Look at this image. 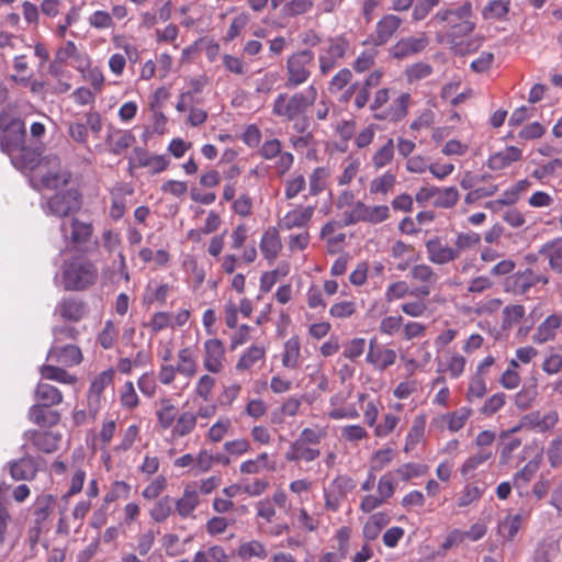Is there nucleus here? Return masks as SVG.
<instances>
[{
    "instance_id": "c756f323",
    "label": "nucleus",
    "mask_w": 562,
    "mask_h": 562,
    "mask_svg": "<svg viewBox=\"0 0 562 562\" xmlns=\"http://www.w3.org/2000/svg\"><path fill=\"white\" fill-rule=\"evenodd\" d=\"M427 425V415L420 413L413 418L412 425L405 436L403 451L405 453L413 452L419 443L425 440Z\"/></svg>"
},
{
    "instance_id": "a18cd8bd",
    "label": "nucleus",
    "mask_w": 562,
    "mask_h": 562,
    "mask_svg": "<svg viewBox=\"0 0 562 562\" xmlns=\"http://www.w3.org/2000/svg\"><path fill=\"white\" fill-rule=\"evenodd\" d=\"M467 358L458 351L448 350L443 361V368L438 369L440 373H446L450 379L461 378L467 369Z\"/></svg>"
},
{
    "instance_id": "2f4dec72",
    "label": "nucleus",
    "mask_w": 562,
    "mask_h": 562,
    "mask_svg": "<svg viewBox=\"0 0 562 562\" xmlns=\"http://www.w3.org/2000/svg\"><path fill=\"white\" fill-rule=\"evenodd\" d=\"M47 359L66 367H74L81 363L83 356L81 349L76 345L53 346L48 351Z\"/></svg>"
},
{
    "instance_id": "c03bdc74",
    "label": "nucleus",
    "mask_w": 562,
    "mask_h": 562,
    "mask_svg": "<svg viewBox=\"0 0 562 562\" xmlns=\"http://www.w3.org/2000/svg\"><path fill=\"white\" fill-rule=\"evenodd\" d=\"M34 397L37 404L50 407L57 406L64 401L63 392L58 387L45 382L37 383Z\"/></svg>"
},
{
    "instance_id": "412c9836",
    "label": "nucleus",
    "mask_w": 562,
    "mask_h": 562,
    "mask_svg": "<svg viewBox=\"0 0 562 562\" xmlns=\"http://www.w3.org/2000/svg\"><path fill=\"white\" fill-rule=\"evenodd\" d=\"M428 260L434 265H447L458 259L457 250L447 245L441 237L435 236L425 243Z\"/></svg>"
},
{
    "instance_id": "a211bd4d",
    "label": "nucleus",
    "mask_w": 562,
    "mask_h": 562,
    "mask_svg": "<svg viewBox=\"0 0 562 562\" xmlns=\"http://www.w3.org/2000/svg\"><path fill=\"white\" fill-rule=\"evenodd\" d=\"M409 277L417 284L413 288L412 295L429 296L439 280V276L427 263L413 266Z\"/></svg>"
},
{
    "instance_id": "e433bc0d",
    "label": "nucleus",
    "mask_w": 562,
    "mask_h": 562,
    "mask_svg": "<svg viewBox=\"0 0 562 562\" xmlns=\"http://www.w3.org/2000/svg\"><path fill=\"white\" fill-rule=\"evenodd\" d=\"M50 406L34 404L29 409V419L40 427H53L60 422V413Z\"/></svg>"
},
{
    "instance_id": "f704fd0d",
    "label": "nucleus",
    "mask_w": 562,
    "mask_h": 562,
    "mask_svg": "<svg viewBox=\"0 0 562 562\" xmlns=\"http://www.w3.org/2000/svg\"><path fill=\"white\" fill-rule=\"evenodd\" d=\"M8 468L14 481H32L38 472L37 462L31 457L10 461Z\"/></svg>"
},
{
    "instance_id": "473e14b6",
    "label": "nucleus",
    "mask_w": 562,
    "mask_h": 562,
    "mask_svg": "<svg viewBox=\"0 0 562 562\" xmlns=\"http://www.w3.org/2000/svg\"><path fill=\"white\" fill-rule=\"evenodd\" d=\"M384 77L383 69L372 70L364 79L362 86L357 90L353 105L357 110L363 109L370 101L371 89L376 88L382 82Z\"/></svg>"
},
{
    "instance_id": "ea45409f",
    "label": "nucleus",
    "mask_w": 562,
    "mask_h": 562,
    "mask_svg": "<svg viewBox=\"0 0 562 562\" xmlns=\"http://www.w3.org/2000/svg\"><path fill=\"white\" fill-rule=\"evenodd\" d=\"M229 463L231 458L224 453L213 454L206 449H200L195 456L194 473H206L214 467V464L228 465Z\"/></svg>"
},
{
    "instance_id": "79ce46f5",
    "label": "nucleus",
    "mask_w": 562,
    "mask_h": 562,
    "mask_svg": "<svg viewBox=\"0 0 562 562\" xmlns=\"http://www.w3.org/2000/svg\"><path fill=\"white\" fill-rule=\"evenodd\" d=\"M539 254L548 260L552 271L562 274V236L543 244Z\"/></svg>"
},
{
    "instance_id": "aec40b11",
    "label": "nucleus",
    "mask_w": 562,
    "mask_h": 562,
    "mask_svg": "<svg viewBox=\"0 0 562 562\" xmlns=\"http://www.w3.org/2000/svg\"><path fill=\"white\" fill-rule=\"evenodd\" d=\"M396 359L397 355L394 349L379 344L375 338L369 341L366 362L370 364L374 370L383 372L395 364Z\"/></svg>"
},
{
    "instance_id": "6ab92c4d",
    "label": "nucleus",
    "mask_w": 562,
    "mask_h": 562,
    "mask_svg": "<svg viewBox=\"0 0 562 562\" xmlns=\"http://www.w3.org/2000/svg\"><path fill=\"white\" fill-rule=\"evenodd\" d=\"M315 210V205L296 204L279 220L278 225L282 231H292L294 228L308 229Z\"/></svg>"
},
{
    "instance_id": "4c0bfd02",
    "label": "nucleus",
    "mask_w": 562,
    "mask_h": 562,
    "mask_svg": "<svg viewBox=\"0 0 562 562\" xmlns=\"http://www.w3.org/2000/svg\"><path fill=\"white\" fill-rule=\"evenodd\" d=\"M177 514L181 518H189L200 505L199 492L190 485L183 488L182 495L173 503Z\"/></svg>"
},
{
    "instance_id": "bb28decb",
    "label": "nucleus",
    "mask_w": 562,
    "mask_h": 562,
    "mask_svg": "<svg viewBox=\"0 0 562 562\" xmlns=\"http://www.w3.org/2000/svg\"><path fill=\"white\" fill-rule=\"evenodd\" d=\"M260 251L266 260L274 262L282 250V240L278 227H267L259 241Z\"/></svg>"
},
{
    "instance_id": "680f3d73",
    "label": "nucleus",
    "mask_w": 562,
    "mask_h": 562,
    "mask_svg": "<svg viewBox=\"0 0 562 562\" xmlns=\"http://www.w3.org/2000/svg\"><path fill=\"white\" fill-rule=\"evenodd\" d=\"M238 557L243 560H250L257 558L259 560H265L268 557V551L266 546L259 540H250L240 543L237 549Z\"/></svg>"
},
{
    "instance_id": "4468645a",
    "label": "nucleus",
    "mask_w": 562,
    "mask_h": 562,
    "mask_svg": "<svg viewBox=\"0 0 562 562\" xmlns=\"http://www.w3.org/2000/svg\"><path fill=\"white\" fill-rule=\"evenodd\" d=\"M81 209V199L77 190L55 193L46 202V212L56 217H67Z\"/></svg>"
},
{
    "instance_id": "423d86ee",
    "label": "nucleus",
    "mask_w": 562,
    "mask_h": 562,
    "mask_svg": "<svg viewBox=\"0 0 562 562\" xmlns=\"http://www.w3.org/2000/svg\"><path fill=\"white\" fill-rule=\"evenodd\" d=\"M314 66V53L310 49H303L291 54L286 60V81L289 89L296 88L305 83L312 74Z\"/></svg>"
},
{
    "instance_id": "338daca9",
    "label": "nucleus",
    "mask_w": 562,
    "mask_h": 562,
    "mask_svg": "<svg viewBox=\"0 0 562 562\" xmlns=\"http://www.w3.org/2000/svg\"><path fill=\"white\" fill-rule=\"evenodd\" d=\"M215 385V378L211 373L206 372L202 374L195 382L193 393L203 402H210L213 397Z\"/></svg>"
},
{
    "instance_id": "f8f14e48",
    "label": "nucleus",
    "mask_w": 562,
    "mask_h": 562,
    "mask_svg": "<svg viewBox=\"0 0 562 562\" xmlns=\"http://www.w3.org/2000/svg\"><path fill=\"white\" fill-rule=\"evenodd\" d=\"M169 165L170 159L166 155H154L143 147L133 148L128 156L130 175L139 168H147L149 173L157 175L167 170Z\"/></svg>"
},
{
    "instance_id": "f3484780",
    "label": "nucleus",
    "mask_w": 562,
    "mask_h": 562,
    "mask_svg": "<svg viewBox=\"0 0 562 562\" xmlns=\"http://www.w3.org/2000/svg\"><path fill=\"white\" fill-rule=\"evenodd\" d=\"M390 217V209L387 205L370 206L363 202L358 201L347 215L349 224L366 222L370 224H379Z\"/></svg>"
},
{
    "instance_id": "774afa93",
    "label": "nucleus",
    "mask_w": 562,
    "mask_h": 562,
    "mask_svg": "<svg viewBox=\"0 0 562 562\" xmlns=\"http://www.w3.org/2000/svg\"><path fill=\"white\" fill-rule=\"evenodd\" d=\"M192 562H228V557L221 546H212L205 549L199 550Z\"/></svg>"
},
{
    "instance_id": "f03ea898",
    "label": "nucleus",
    "mask_w": 562,
    "mask_h": 562,
    "mask_svg": "<svg viewBox=\"0 0 562 562\" xmlns=\"http://www.w3.org/2000/svg\"><path fill=\"white\" fill-rule=\"evenodd\" d=\"M156 422L160 429L170 430L173 438L190 436L196 428L194 411H179L175 401L169 396H162L156 402Z\"/></svg>"
},
{
    "instance_id": "dca6fc26",
    "label": "nucleus",
    "mask_w": 562,
    "mask_h": 562,
    "mask_svg": "<svg viewBox=\"0 0 562 562\" xmlns=\"http://www.w3.org/2000/svg\"><path fill=\"white\" fill-rule=\"evenodd\" d=\"M267 351L263 342L251 344L239 355L235 363L236 372L252 374L261 369L267 360Z\"/></svg>"
},
{
    "instance_id": "c85d7f7f",
    "label": "nucleus",
    "mask_w": 562,
    "mask_h": 562,
    "mask_svg": "<svg viewBox=\"0 0 562 562\" xmlns=\"http://www.w3.org/2000/svg\"><path fill=\"white\" fill-rule=\"evenodd\" d=\"M351 528L341 526L335 533L337 550L322 554L317 562H342L349 552Z\"/></svg>"
},
{
    "instance_id": "4d7b16f0",
    "label": "nucleus",
    "mask_w": 562,
    "mask_h": 562,
    "mask_svg": "<svg viewBox=\"0 0 562 562\" xmlns=\"http://www.w3.org/2000/svg\"><path fill=\"white\" fill-rule=\"evenodd\" d=\"M487 379L472 373L468 381L465 400L469 403L482 400L487 394Z\"/></svg>"
},
{
    "instance_id": "6e6552de",
    "label": "nucleus",
    "mask_w": 562,
    "mask_h": 562,
    "mask_svg": "<svg viewBox=\"0 0 562 562\" xmlns=\"http://www.w3.org/2000/svg\"><path fill=\"white\" fill-rule=\"evenodd\" d=\"M549 277L531 268L517 271L502 282L503 291L513 295H524L538 284L547 285Z\"/></svg>"
},
{
    "instance_id": "8fccbe9b",
    "label": "nucleus",
    "mask_w": 562,
    "mask_h": 562,
    "mask_svg": "<svg viewBox=\"0 0 562 562\" xmlns=\"http://www.w3.org/2000/svg\"><path fill=\"white\" fill-rule=\"evenodd\" d=\"M191 541V536L181 540L177 533L166 532L160 538V546L168 557L176 558L182 555L186 552V544Z\"/></svg>"
},
{
    "instance_id": "3c124183",
    "label": "nucleus",
    "mask_w": 562,
    "mask_h": 562,
    "mask_svg": "<svg viewBox=\"0 0 562 562\" xmlns=\"http://www.w3.org/2000/svg\"><path fill=\"white\" fill-rule=\"evenodd\" d=\"M396 182V175L387 170L371 180L369 191L373 195L386 196L393 191Z\"/></svg>"
},
{
    "instance_id": "393cba45",
    "label": "nucleus",
    "mask_w": 562,
    "mask_h": 562,
    "mask_svg": "<svg viewBox=\"0 0 562 562\" xmlns=\"http://www.w3.org/2000/svg\"><path fill=\"white\" fill-rule=\"evenodd\" d=\"M7 155L10 157L11 162L20 170H30L34 173L37 171L42 162L41 154L33 148L26 147L25 144L15 148Z\"/></svg>"
},
{
    "instance_id": "c9c22d12",
    "label": "nucleus",
    "mask_w": 562,
    "mask_h": 562,
    "mask_svg": "<svg viewBox=\"0 0 562 562\" xmlns=\"http://www.w3.org/2000/svg\"><path fill=\"white\" fill-rule=\"evenodd\" d=\"M27 437L35 449L44 453L55 452L61 439L60 434L46 430L29 431Z\"/></svg>"
},
{
    "instance_id": "f257e3e1",
    "label": "nucleus",
    "mask_w": 562,
    "mask_h": 562,
    "mask_svg": "<svg viewBox=\"0 0 562 562\" xmlns=\"http://www.w3.org/2000/svg\"><path fill=\"white\" fill-rule=\"evenodd\" d=\"M436 19L445 23L449 41L457 54L464 55L474 52L481 45L479 40L470 36L474 30L470 2L438 12Z\"/></svg>"
},
{
    "instance_id": "72a5a7b5",
    "label": "nucleus",
    "mask_w": 562,
    "mask_h": 562,
    "mask_svg": "<svg viewBox=\"0 0 562 562\" xmlns=\"http://www.w3.org/2000/svg\"><path fill=\"white\" fill-rule=\"evenodd\" d=\"M522 158V151L516 146H507L492 154L487 159V167L493 171H501Z\"/></svg>"
},
{
    "instance_id": "58836bf2",
    "label": "nucleus",
    "mask_w": 562,
    "mask_h": 562,
    "mask_svg": "<svg viewBox=\"0 0 562 562\" xmlns=\"http://www.w3.org/2000/svg\"><path fill=\"white\" fill-rule=\"evenodd\" d=\"M276 470V461H273L266 451L260 452L256 458L243 461L239 465V472L241 474H259L263 471L274 472Z\"/></svg>"
},
{
    "instance_id": "052dcab7",
    "label": "nucleus",
    "mask_w": 562,
    "mask_h": 562,
    "mask_svg": "<svg viewBox=\"0 0 562 562\" xmlns=\"http://www.w3.org/2000/svg\"><path fill=\"white\" fill-rule=\"evenodd\" d=\"M428 470V465L424 463L406 462L398 465L393 473L394 475L396 474L401 481L408 482L413 479L425 476Z\"/></svg>"
},
{
    "instance_id": "2eb2a0df",
    "label": "nucleus",
    "mask_w": 562,
    "mask_h": 562,
    "mask_svg": "<svg viewBox=\"0 0 562 562\" xmlns=\"http://www.w3.org/2000/svg\"><path fill=\"white\" fill-rule=\"evenodd\" d=\"M349 49V42L342 37H334L328 41V46L323 48L318 56L319 71L323 76L328 75L344 59Z\"/></svg>"
},
{
    "instance_id": "09e8293b",
    "label": "nucleus",
    "mask_w": 562,
    "mask_h": 562,
    "mask_svg": "<svg viewBox=\"0 0 562 562\" xmlns=\"http://www.w3.org/2000/svg\"><path fill=\"white\" fill-rule=\"evenodd\" d=\"M357 398L358 402L362 404L361 409L363 412L364 423L369 427L375 426L380 414L381 401L379 398H371L370 394L366 392L358 393Z\"/></svg>"
},
{
    "instance_id": "20e7f679",
    "label": "nucleus",
    "mask_w": 562,
    "mask_h": 562,
    "mask_svg": "<svg viewBox=\"0 0 562 562\" xmlns=\"http://www.w3.org/2000/svg\"><path fill=\"white\" fill-rule=\"evenodd\" d=\"M317 97L318 91L314 85H310L305 91L279 93L272 103L271 113L285 122L296 121L305 115Z\"/></svg>"
},
{
    "instance_id": "de8ad7c7",
    "label": "nucleus",
    "mask_w": 562,
    "mask_h": 562,
    "mask_svg": "<svg viewBox=\"0 0 562 562\" xmlns=\"http://www.w3.org/2000/svg\"><path fill=\"white\" fill-rule=\"evenodd\" d=\"M170 292V285L168 283L150 281L145 288L143 294V303L145 305H153L158 303L165 304Z\"/></svg>"
},
{
    "instance_id": "0eeeda50",
    "label": "nucleus",
    "mask_w": 562,
    "mask_h": 562,
    "mask_svg": "<svg viewBox=\"0 0 562 562\" xmlns=\"http://www.w3.org/2000/svg\"><path fill=\"white\" fill-rule=\"evenodd\" d=\"M0 130L3 132L0 138V147L3 153L16 150L15 148L25 144V123L19 117H13L8 111L0 113Z\"/></svg>"
},
{
    "instance_id": "4be33fe9",
    "label": "nucleus",
    "mask_w": 562,
    "mask_h": 562,
    "mask_svg": "<svg viewBox=\"0 0 562 562\" xmlns=\"http://www.w3.org/2000/svg\"><path fill=\"white\" fill-rule=\"evenodd\" d=\"M472 415V409L468 406H462L456 411L440 414L437 417L432 418L431 427L443 429L448 428L451 432H458L461 430Z\"/></svg>"
},
{
    "instance_id": "9d476101",
    "label": "nucleus",
    "mask_w": 562,
    "mask_h": 562,
    "mask_svg": "<svg viewBox=\"0 0 562 562\" xmlns=\"http://www.w3.org/2000/svg\"><path fill=\"white\" fill-rule=\"evenodd\" d=\"M60 233L67 245L71 246L74 249L83 250V247L93 237L94 227L91 222L81 221L78 217H71L61 222Z\"/></svg>"
},
{
    "instance_id": "603ef678",
    "label": "nucleus",
    "mask_w": 562,
    "mask_h": 562,
    "mask_svg": "<svg viewBox=\"0 0 562 562\" xmlns=\"http://www.w3.org/2000/svg\"><path fill=\"white\" fill-rule=\"evenodd\" d=\"M541 462L542 453L539 452L532 459H530L519 471H517L514 474V485L516 487H520L529 483L540 469Z\"/></svg>"
},
{
    "instance_id": "7ed1b4c3",
    "label": "nucleus",
    "mask_w": 562,
    "mask_h": 562,
    "mask_svg": "<svg viewBox=\"0 0 562 562\" xmlns=\"http://www.w3.org/2000/svg\"><path fill=\"white\" fill-rule=\"evenodd\" d=\"M392 93L393 89L386 87L380 88L374 92L369 104L374 120L398 123L406 117L411 104V94L408 92H402L391 101Z\"/></svg>"
},
{
    "instance_id": "5fc2aeb1",
    "label": "nucleus",
    "mask_w": 562,
    "mask_h": 562,
    "mask_svg": "<svg viewBox=\"0 0 562 562\" xmlns=\"http://www.w3.org/2000/svg\"><path fill=\"white\" fill-rule=\"evenodd\" d=\"M40 373L43 379L59 382L61 384L74 385L78 382L75 374L69 373L65 369L52 364H43L40 368Z\"/></svg>"
},
{
    "instance_id": "7c9ffc66",
    "label": "nucleus",
    "mask_w": 562,
    "mask_h": 562,
    "mask_svg": "<svg viewBox=\"0 0 562 562\" xmlns=\"http://www.w3.org/2000/svg\"><path fill=\"white\" fill-rule=\"evenodd\" d=\"M136 143V137L130 130H113L106 134L105 145L113 155H121Z\"/></svg>"
},
{
    "instance_id": "0e129e2a",
    "label": "nucleus",
    "mask_w": 562,
    "mask_h": 562,
    "mask_svg": "<svg viewBox=\"0 0 562 562\" xmlns=\"http://www.w3.org/2000/svg\"><path fill=\"white\" fill-rule=\"evenodd\" d=\"M119 325L114 321L108 319L97 336V342L104 350L112 349L119 339Z\"/></svg>"
},
{
    "instance_id": "bf43d9fd",
    "label": "nucleus",
    "mask_w": 562,
    "mask_h": 562,
    "mask_svg": "<svg viewBox=\"0 0 562 562\" xmlns=\"http://www.w3.org/2000/svg\"><path fill=\"white\" fill-rule=\"evenodd\" d=\"M493 457V451L476 449L474 453L469 456L460 467L462 476L472 474L480 467L490 461Z\"/></svg>"
},
{
    "instance_id": "cd10ccee",
    "label": "nucleus",
    "mask_w": 562,
    "mask_h": 562,
    "mask_svg": "<svg viewBox=\"0 0 562 562\" xmlns=\"http://www.w3.org/2000/svg\"><path fill=\"white\" fill-rule=\"evenodd\" d=\"M401 24L402 20L394 14L383 16L376 23L375 32L370 36V42L374 46L386 44L400 29Z\"/></svg>"
},
{
    "instance_id": "a878e982",
    "label": "nucleus",
    "mask_w": 562,
    "mask_h": 562,
    "mask_svg": "<svg viewBox=\"0 0 562 562\" xmlns=\"http://www.w3.org/2000/svg\"><path fill=\"white\" fill-rule=\"evenodd\" d=\"M427 45L425 35L403 37L391 47L390 54L393 58L403 59L423 52Z\"/></svg>"
},
{
    "instance_id": "9b49d317",
    "label": "nucleus",
    "mask_w": 562,
    "mask_h": 562,
    "mask_svg": "<svg viewBox=\"0 0 562 562\" xmlns=\"http://www.w3.org/2000/svg\"><path fill=\"white\" fill-rule=\"evenodd\" d=\"M356 487L355 480L347 474L335 476L324 487V507L327 512L337 513L348 494Z\"/></svg>"
},
{
    "instance_id": "a19ab883",
    "label": "nucleus",
    "mask_w": 562,
    "mask_h": 562,
    "mask_svg": "<svg viewBox=\"0 0 562 562\" xmlns=\"http://www.w3.org/2000/svg\"><path fill=\"white\" fill-rule=\"evenodd\" d=\"M281 362L285 369L294 370L300 368L302 362L301 340L297 335L291 336L283 345Z\"/></svg>"
},
{
    "instance_id": "49530a36",
    "label": "nucleus",
    "mask_w": 562,
    "mask_h": 562,
    "mask_svg": "<svg viewBox=\"0 0 562 562\" xmlns=\"http://www.w3.org/2000/svg\"><path fill=\"white\" fill-rule=\"evenodd\" d=\"M60 317L70 322H79L86 314L85 304L77 299H64L57 305Z\"/></svg>"
},
{
    "instance_id": "864d4df0",
    "label": "nucleus",
    "mask_w": 562,
    "mask_h": 562,
    "mask_svg": "<svg viewBox=\"0 0 562 562\" xmlns=\"http://www.w3.org/2000/svg\"><path fill=\"white\" fill-rule=\"evenodd\" d=\"M173 501L171 496L159 497L149 509V517L156 524L165 522L173 512Z\"/></svg>"
},
{
    "instance_id": "69168bd1",
    "label": "nucleus",
    "mask_w": 562,
    "mask_h": 562,
    "mask_svg": "<svg viewBox=\"0 0 562 562\" xmlns=\"http://www.w3.org/2000/svg\"><path fill=\"white\" fill-rule=\"evenodd\" d=\"M55 498L50 494H45L36 498L34 504V518L37 526H42L53 513Z\"/></svg>"
},
{
    "instance_id": "1a4fd4ad",
    "label": "nucleus",
    "mask_w": 562,
    "mask_h": 562,
    "mask_svg": "<svg viewBox=\"0 0 562 562\" xmlns=\"http://www.w3.org/2000/svg\"><path fill=\"white\" fill-rule=\"evenodd\" d=\"M34 177L47 189H57L70 180V173L56 155L44 156Z\"/></svg>"
},
{
    "instance_id": "37998d69",
    "label": "nucleus",
    "mask_w": 562,
    "mask_h": 562,
    "mask_svg": "<svg viewBox=\"0 0 562 562\" xmlns=\"http://www.w3.org/2000/svg\"><path fill=\"white\" fill-rule=\"evenodd\" d=\"M176 371L184 378H193L198 373V360L191 347H183L177 352Z\"/></svg>"
},
{
    "instance_id": "e2e57ef3",
    "label": "nucleus",
    "mask_w": 562,
    "mask_h": 562,
    "mask_svg": "<svg viewBox=\"0 0 562 562\" xmlns=\"http://www.w3.org/2000/svg\"><path fill=\"white\" fill-rule=\"evenodd\" d=\"M231 429L232 420L228 417H220L207 429L205 439L211 443H218L229 434Z\"/></svg>"
},
{
    "instance_id": "5701e85b",
    "label": "nucleus",
    "mask_w": 562,
    "mask_h": 562,
    "mask_svg": "<svg viewBox=\"0 0 562 562\" xmlns=\"http://www.w3.org/2000/svg\"><path fill=\"white\" fill-rule=\"evenodd\" d=\"M562 330V311L548 315L536 328L532 335V341L537 345H543L552 341Z\"/></svg>"
},
{
    "instance_id": "b1692460",
    "label": "nucleus",
    "mask_w": 562,
    "mask_h": 562,
    "mask_svg": "<svg viewBox=\"0 0 562 562\" xmlns=\"http://www.w3.org/2000/svg\"><path fill=\"white\" fill-rule=\"evenodd\" d=\"M321 456V450L317 447H312L300 439L295 438L288 447L284 459L289 463H310L317 460Z\"/></svg>"
},
{
    "instance_id": "ddd939ff",
    "label": "nucleus",
    "mask_w": 562,
    "mask_h": 562,
    "mask_svg": "<svg viewBox=\"0 0 562 562\" xmlns=\"http://www.w3.org/2000/svg\"><path fill=\"white\" fill-rule=\"evenodd\" d=\"M202 364L204 370L211 374H221L224 371L226 348L222 339L212 337L203 342Z\"/></svg>"
},
{
    "instance_id": "39448f33",
    "label": "nucleus",
    "mask_w": 562,
    "mask_h": 562,
    "mask_svg": "<svg viewBox=\"0 0 562 562\" xmlns=\"http://www.w3.org/2000/svg\"><path fill=\"white\" fill-rule=\"evenodd\" d=\"M63 284L67 291H83L98 280V268L93 261L79 255L65 260L61 266Z\"/></svg>"
},
{
    "instance_id": "6e6d98bb",
    "label": "nucleus",
    "mask_w": 562,
    "mask_h": 562,
    "mask_svg": "<svg viewBox=\"0 0 562 562\" xmlns=\"http://www.w3.org/2000/svg\"><path fill=\"white\" fill-rule=\"evenodd\" d=\"M284 199L293 200L307 188V181L303 173L294 171L283 181Z\"/></svg>"
},
{
    "instance_id": "13d9d810",
    "label": "nucleus",
    "mask_w": 562,
    "mask_h": 562,
    "mask_svg": "<svg viewBox=\"0 0 562 562\" xmlns=\"http://www.w3.org/2000/svg\"><path fill=\"white\" fill-rule=\"evenodd\" d=\"M415 300L403 302L400 305V310L403 314L412 318H420L428 316L429 306L426 301L428 296L413 295Z\"/></svg>"
}]
</instances>
